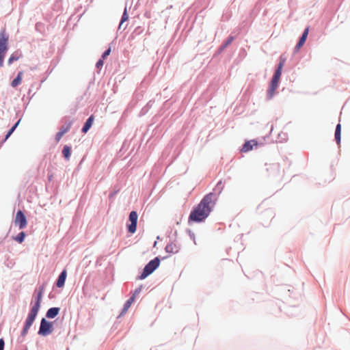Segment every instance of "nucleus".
<instances>
[{"mask_svg": "<svg viewBox=\"0 0 350 350\" xmlns=\"http://www.w3.org/2000/svg\"><path fill=\"white\" fill-rule=\"evenodd\" d=\"M19 59V57H14V55H12L8 60L9 64H12L14 60H18Z\"/></svg>", "mask_w": 350, "mask_h": 350, "instance_id": "nucleus-27", "label": "nucleus"}, {"mask_svg": "<svg viewBox=\"0 0 350 350\" xmlns=\"http://www.w3.org/2000/svg\"><path fill=\"white\" fill-rule=\"evenodd\" d=\"M67 276V271L66 269H64L62 272L60 273V275L58 277V279L57 280L56 285L59 288H62L64 286L66 278Z\"/></svg>", "mask_w": 350, "mask_h": 350, "instance_id": "nucleus-10", "label": "nucleus"}, {"mask_svg": "<svg viewBox=\"0 0 350 350\" xmlns=\"http://www.w3.org/2000/svg\"><path fill=\"white\" fill-rule=\"evenodd\" d=\"M53 324L47 321L45 319H42L40 323V327L38 334L42 336H47L53 332Z\"/></svg>", "mask_w": 350, "mask_h": 350, "instance_id": "nucleus-5", "label": "nucleus"}, {"mask_svg": "<svg viewBox=\"0 0 350 350\" xmlns=\"http://www.w3.org/2000/svg\"><path fill=\"white\" fill-rule=\"evenodd\" d=\"M284 64H285V59L283 58L282 57H280V62L278 64V66L277 68L282 70Z\"/></svg>", "mask_w": 350, "mask_h": 350, "instance_id": "nucleus-23", "label": "nucleus"}, {"mask_svg": "<svg viewBox=\"0 0 350 350\" xmlns=\"http://www.w3.org/2000/svg\"><path fill=\"white\" fill-rule=\"evenodd\" d=\"M282 70L277 68L272 79L280 81Z\"/></svg>", "mask_w": 350, "mask_h": 350, "instance_id": "nucleus-22", "label": "nucleus"}, {"mask_svg": "<svg viewBox=\"0 0 350 350\" xmlns=\"http://www.w3.org/2000/svg\"><path fill=\"white\" fill-rule=\"evenodd\" d=\"M140 291H141V288L135 289L134 293L133 294V295L131 297H134V299H135V297L140 293Z\"/></svg>", "mask_w": 350, "mask_h": 350, "instance_id": "nucleus-29", "label": "nucleus"}, {"mask_svg": "<svg viewBox=\"0 0 350 350\" xmlns=\"http://www.w3.org/2000/svg\"><path fill=\"white\" fill-rule=\"evenodd\" d=\"M128 19H129V15L127 14V9H126V8H125L123 14H122V18H121V21H120V25H119V27H118L119 29L122 28L123 30H124L126 28V25L124 26V22L127 21Z\"/></svg>", "mask_w": 350, "mask_h": 350, "instance_id": "nucleus-12", "label": "nucleus"}, {"mask_svg": "<svg viewBox=\"0 0 350 350\" xmlns=\"http://www.w3.org/2000/svg\"><path fill=\"white\" fill-rule=\"evenodd\" d=\"M133 301H134V297H131L129 298V299H128L126 301V302L125 303V304L124 306L122 312L121 313L122 314H124V313H126L127 312V310L131 307V304H133Z\"/></svg>", "mask_w": 350, "mask_h": 350, "instance_id": "nucleus-16", "label": "nucleus"}, {"mask_svg": "<svg viewBox=\"0 0 350 350\" xmlns=\"http://www.w3.org/2000/svg\"><path fill=\"white\" fill-rule=\"evenodd\" d=\"M63 135H64V134L62 133H61L60 131H59L56 134V136H55L56 142H59L60 141V139H62V137H63Z\"/></svg>", "mask_w": 350, "mask_h": 350, "instance_id": "nucleus-25", "label": "nucleus"}, {"mask_svg": "<svg viewBox=\"0 0 350 350\" xmlns=\"http://www.w3.org/2000/svg\"><path fill=\"white\" fill-rule=\"evenodd\" d=\"M341 125L338 124L335 131V139L338 144L340 142Z\"/></svg>", "mask_w": 350, "mask_h": 350, "instance_id": "nucleus-18", "label": "nucleus"}, {"mask_svg": "<svg viewBox=\"0 0 350 350\" xmlns=\"http://www.w3.org/2000/svg\"><path fill=\"white\" fill-rule=\"evenodd\" d=\"M232 40H233V38H232V37L229 38L226 40V42L225 46H227V45H228V44H230L232 42Z\"/></svg>", "mask_w": 350, "mask_h": 350, "instance_id": "nucleus-32", "label": "nucleus"}, {"mask_svg": "<svg viewBox=\"0 0 350 350\" xmlns=\"http://www.w3.org/2000/svg\"><path fill=\"white\" fill-rule=\"evenodd\" d=\"M16 228L18 230L22 229V211L19 210L16 215L15 221L10 228V231L15 230Z\"/></svg>", "mask_w": 350, "mask_h": 350, "instance_id": "nucleus-7", "label": "nucleus"}, {"mask_svg": "<svg viewBox=\"0 0 350 350\" xmlns=\"http://www.w3.org/2000/svg\"><path fill=\"white\" fill-rule=\"evenodd\" d=\"M216 200V195L213 193L206 195L200 204L191 212L189 222H200L204 220L210 214Z\"/></svg>", "mask_w": 350, "mask_h": 350, "instance_id": "nucleus-1", "label": "nucleus"}, {"mask_svg": "<svg viewBox=\"0 0 350 350\" xmlns=\"http://www.w3.org/2000/svg\"><path fill=\"white\" fill-rule=\"evenodd\" d=\"M43 287L40 290L38 293L36 301L31 308V312L28 315V317L25 323V329H27L32 325L40 307L41 299L42 297Z\"/></svg>", "mask_w": 350, "mask_h": 350, "instance_id": "nucleus-2", "label": "nucleus"}, {"mask_svg": "<svg viewBox=\"0 0 350 350\" xmlns=\"http://www.w3.org/2000/svg\"><path fill=\"white\" fill-rule=\"evenodd\" d=\"M23 227L25 226L26 224V219L25 217V216L23 215Z\"/></svg>", "mask_w": 350, "mask_h": 350, "instance_id": "nucleus-33", "label": "nucleus"}, {"mask_svg": "<svg viewBox=\"0 0 350 350\" xmlns=\"http://www.w3.org/2000/svg\"><path fill=\"white\" fill-rule=\"evenodd\" d=\"M94 118L91 116L85 122L83 127L82 128V132L85 133L90 129L92 125Z\"/></svg>", "mask_w": 350, "mask_h": 350, "instance_id": "nucleus-14", "label": "nucleus"}, {"mask_svg": "<svg viewBox=\"0 0 350 350\" xmlns=\"http://www.w3.org/2000/svg\"><path fill=\"white\" fill-rule=\"evenodd\" d=\"M111 53V49L109 48L106 51L104 52V53L102 55L103 59H105L107 56L109 55Z\"/></svg>", "mask_w": 350, "mask_h": 350, "instance_id": "nucleus-26", "label": "nucleus"}, {"mask_svg": "<svg viewBox=\"0 0 350 350\" xmlns=\"http://www.w3.org/2000/svg\"><path fill=\"white\" fill-rule=\"evenodd\" d=\"M103 66V59H99L97 63H96V67L98 68H101L102 66Z\"/></svg>", "mask_w": 350, "mask_h": 350, "instance_id": "nucleus-28", "label": "nucleus"}, {"mask_svg": "<svg viewBox=\"0 0 350 350\" xmlns=\"http://www.w3.org/2000/svg\"><path fill=\"white\" fill-rule=\"evenodd\" d=\"M165 251L168 253L176 254L178 252V247L176 243H171L166 245Z\"/></svg>", "mask_w": 350, "mask_h": 350, "instance_id": "nucleus-13", "label": "nucleus"}, {"mask_svg": "<svg viewBox=\"0 0 350 350\" xmlns=\"http://www.w3.org/2000/svg\"><path fill=\"white\" fill-rule=\"evenodd\" d=\"M21 76H22V72H19L18 73V75L16 77V78H15L12 82V86L15 88L16 87L17 85H18L21 82Z\"/></svg>", "mask_w": 350, "mask_h": 350, "instance_id": "nucleus-19", "label": "nucleus"}, {"mask_svg": "<svg viewBox=\"0 0 350 350\" xmlns=\"http://www.w3.org/2000/svg\"><path fill=\"white\" fill-rule=\"evenodd\" d=\"M14 239L18 243H22V232H19L14 238Z\"/></svg>", "mask_w": 350, "mask_h": 350, "instance_id": "nucleus-24", "label": "nucleus"}, {"mask_svg": "<svg viewBox=\"0 0 350 350\" xmlns=\"http://www.w3.org/2000/svg\"><path fill=\"white\" fill-rule=\"evenodd\" d=\"M160 260L159 258L150 260L144 267L142 275L139 276V279L143 280L148 275L151 274L159 265Z\"/></svg>", "mask_w": 350, "mask_h": 350, "instance_id": "nucleus-4", "label": "nucleus"}, {"mask_svg": "<svg viewBox=\"0 0 350 350\" xmlns=\"http://www.w3.org/2000/svg\"><path fill=\"white\" fill-rule=\"evenodd\" d=\"M71 148L70 146L66 145L62 150V154L66 160L70 159Z\"/></svg>", "mask_w": 350, "mask_h": 350, "instance_id": "nucleus-17", "label": "nucleus"}, {"mask_svg": "<svg viewBox=\"0 0 350 350\" xmlns=\"http://www.w3.org/2000/svg\"><path fill=\"white\" fill-rule=\"evenodd\" d=\"M309 32V28L307 27L305 29L301 37L300 38L297 44L296 45V49L299 50L305 43L306 38L308 37Z\"/></svg>", "mask_w": 350, "mask_h": 350, "instance_id": "nucleus-11", "label": "nucleus"}, {"mask_svg": "<svg viewBox=\"0 0 350 350\" xmlns=\"http://www.w3.org/2000/svg\"><path fill=\"white\" fill-rule=\"evenodd\" d=\"M59 312V308H51L46 312V317L53 319L55 317Z\"/></svg>", "mask_w": 350, "mask_h": 350, "instance_id": "nucleus-15", "label": "nucleus"}, {"mask_svg": "<svg viewBox=\"0 0 350 350\" xmlns=\"http://www.w3.org/2000/svg\"><path fill=\"white\" fill-rule=\"evenodd\" d=\"M4 348V340L3 339H0V350H3Z\"/></svg>", "mask_w": 350, "mask_h": 350, "instance_id": "nucleus-31", "label": "nucleus"}, {"mask_svg": "<svg viewBox=\"0 0 350 350\" xmlns=\"http://www.w3.org/2000/svg\"><path fill=\"white\" fill-rule=\"evenodd\" d=\"M140 291H141V288L135 289L134 293L133 294V295L131 297H134V299H135V297L140 293Z\"/></svg>", "mask_w": 350, "mask_h": 350, "instance_id": "nucleus-30", "label": "nucleus"}, {"mask_svg": "<svg viewBox=\"0 0 350 350\" xmlns=\"http://www.w3.org/2000/svg\"><path fill=\"white\" fill-rule=\"evenodd\" d=\"M137 219L138 215L137 212L134 211H131L129 217L130 224L127 225L128 231L131 234L136 232Z\"/></svg>", "mask_w": 350, "mask_h": 350, "instance_id": "nucleus-6", "label": "nucleus"}, {"mask_svg": "<svg viewBox=\"0 0 350 350\" xmlns=\"http://www.w3.org/2000/svg\"><path fill=\"white\" fill-rule=\"evenodd\" d=\"M9 36L3 29L0 33V67L3 66L5 55L8 50Z\"/></svg>", "mask_w": 350, "mask_h": 350, "instance_id": "nucleus-3", "label": "nucleus"}, {"mask_svg": "<svg viewBox=\"0 0 350 350\" xmlns=\"http://www.w3.org/2000/svg\"><path fill=\"white\" fill-rule=\"evenodd\" d=\"M278 83H279L278 80L272 79L271 84H270V87L267 91V98L269 99H271L273 97V96L275 94V91L276 90V89L278 87Z\"/></svg>", "mask_w": 350, "mask_h": 350, "instance_id": "nucleus-8", "label": "nucleus"}, {"mask_svg": "<svg viewBox=\"0 0 350 350\" xmlns=\"http://www.w3.org/2000/svg\"><path fill=\"white\" fill-rule=\"evenodd\" d=\"M20 122H21V119L18 120V122L10 129V131H8V133H7V135L5 136V140H6L10 136V135L13 133V131H14L16 127L19 124Z\"/></svg>", "mask_w": 350, "mask_h": 350, "instance_id": "nucleus-21", "label": "nucleus"}, {"mask_svg": "<svg viewBox=\"0 0 350 350\" xmlns=\"http://www.w3.org/2000/svg\"><path fill=\"white\" fill-rule=\"evenodd\" d=\"M71 126H72V122H69L66 124L63 125L60 128L59 131L64 135L65 133H66L70 129Z\"/></svg>", "mask_w": 350, "mask_h": 350, "instance_id": "nucleus-20", "label": "nucleus"}, {"mask_svg": "<svg viewBox=\"0 0 350 350\" xmlns=\"http://www.w3.org/2000/svg\"><path fill=\"white\" fill-rule=\"evenodd\" d=\"M258 146V143L255 140H249L245 142V144L243 145L241 152H247L249 151H251L253 148L255 146L256 147Z\"/></svg>", "mask_w": 350, "mask_h": 350, "instance_id": "nucleus-9", "label": "nucleus"}]
</instances>
